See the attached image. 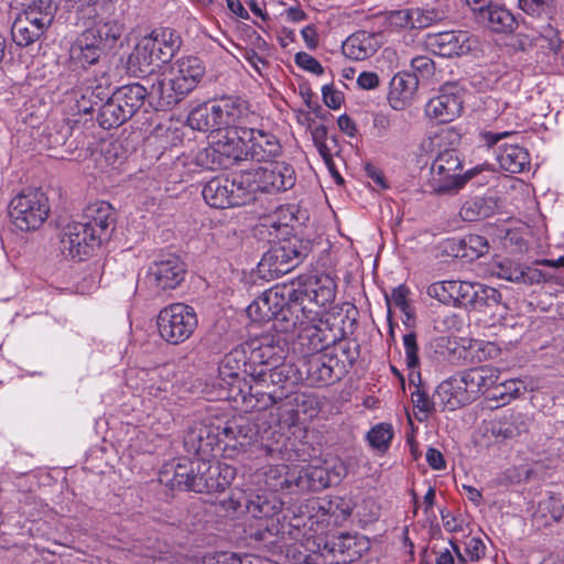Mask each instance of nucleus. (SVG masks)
Returning <instances> with one entry per match:
<instances>
[{"mask_svg":"<svg viewBox=\"0 0 564 564\" xmlns=\"http://www.w3.org/2000/svg\"><path fill=\"white\" fill-rule=\"evenodd\" d=\"M476 19L479 23L497 33L512 32L518 24L514 15L509 10L494 3L476 14Z\"/></svg>","mask_w":564,"mask_h":564,"instance_id":"c756f323","label":"nucleus"},{"mask_svg":"<svg viewBox=\"0 0 564 564\" xmlns=\"http://www.w3.org/2000/svg\"><path fill=\"white\" fill-rule=\"evenodd\" d=\"M259 192L275 193L292 188L295 184L294 169L285 163L252 170Z\"/></svg>","mask_w":564,"mask_h":564,"instance_id":"6ab92c4d","label":"nucleus"},{"mask_svg":"<svg viewBox=\"0 0 564 564\" xmlns=\"http://www.w3.org/2000/svg\"><path fill=\"white\" fill-rule=\"evenodd\" d=\"M188 126L198 131L220 130L218 117L214 112V106H199L193 109L187 117Z\"/></svg>","mask_w":564,"mask_h":564,"instance_id":"49530a36","label":"nucleus"},{"mask_svg":"<svg viewBox=\"0 0 564 564\" xmlns=\"http://www.w3.org/2000/svg\"><path fill=\"white\" fill-rule=\"evenodd\" d=\"M160 337L170 345L185 343L198 326L195 310L184 303H173L163 307L158 315Z\"/></svg>","mask_w":564,"mask_h":564,"instance_id":"0eeeda50","label":"nucleus"},{"mask_svg":"<svg viewBox=\"0 0 564 564\" xmlns=\"http://www.w3.org/2000/svg\"><path fill=\"white\" fill-rule=\"evenodd\" d=\"M434 399L438 400L444 410L453 411L459 408L454 388L446 380L436 388Z\"/></svg>","mask_w":564,"mask_h":564,"instance_id":"680f3d73","label":"nucleus"},{"mask_svg":"<svg viewBox=\"0 0 564 564\" xmlns=\"http://www.w3.org/2000/svg\"><path fill=\"white\" fill-rule=\"evenodd\" d=\"M121 147L118 143L106 144L99 153L95 154V162L97 169L101 172L108 169H116L117 165L123 162V155L120 153Z\"/></svg>","mask_w":564,"mask_h":564,"instance_id":"8fccbe9b","label":"nucleus"},{"mask_svg":"<svg viewBox=\"0 0 564 564\" xmlns=\"http://www.w3.org/2000/svg\"><path fill=\"white\" fill-rule=\"evenodd\" d=\"M50 25L46 21L35 18L32 11L22 13L12 24V40L18 46L26 47L40 40Z\"/></svg>","mask_w":564,"mask_h":564,"instance_id":"393cba45","label":"nucleus"},{"mask_svg":"<svg viewBox=\"0 0 564 564\" xmlns=\"http://www.w3.org/2000/svg\"><path fill=\"white\" fill-rule=\"evenodd\" d=\"M310 251L311 247L307 241L296 236L284 238L262 256L259 270L260 272L268 271L271 278H278L301 264Z\"/></svg>","mask_w":564,"mask_h":564,"instance_id":"6e6552de","label":"nucleus"},{"mask_svg":"<svg viewBox=\"0 0 564 564\" xmlns=\"http://www.w3.org/2000/svg\"><path fill=\"white\" fill-rule=\"evenodd\" d=\"M303 561L305 564H338L337 555L333 552L332 541L328 538L324 539L317 555H304Z\"/></svg>","mask_w":564,"mask_h":564,"instance_id":"13d9d810","label":"nucleus"},{"mask_svg":"<svg viewBox=\"0 0 564 564\" xmlns=\"http://www.w3.org/2000/svg\"><path fill=\"white\" fill-rule=\"evenodd\" d=\"M231 191L232 206H243L256 198V193L259 192L257 182L251 171H242L229 177Z\"/></svg>","mask_w":564,"mask_h":564,"instance_id":"7c9ffc66","label":"nucleus"},{"mask_svg":"<svg viewBox=\"0 0 564 564\" xmlns=\"http://www.w3.org/2000/svg\"><path fill=\"white\" fill-rule=\"evenodd\" d=\"M253 368L248 362V351L245 346H238L226 354L218 366L215 384L220 389L219 399L240 402L247 389V377Z\"/></svg>","mask_w":564,"mask_h":564,"instance_id":"39448f33","label":"nucleus"},{"mask_svg":"<svg viewBox=\"0 0 564 564\" xmlns=\"http://www.w3.org/2000/svg\"><path fill=\"white\" fill-rule=\"evenodd\" d=\"M257 426L246 416H232L223 421L216 419L200 425L189 427L183 438L184 448L196 458L214 455L216 448L232 456L243 451L257 437Z\"/></svg>","mask_w":564,"mask_h":564,"instance_id":"20e7f679","label":"nucleus"},{"mask_svg":"<svg viewBox=\"0 0 564 564\" xmlns=\"http://www.w3.org/2000/svg\"><path fill=\"white\" fill-rule=\"evenodd\" d=\"M111 93L109 86L104 88L102 85H97L90 93V98H94V100H89V106L86 105V95H83L82 100L78 101L79 111L88 113L96 109L99 110L100 105L107 100Z\"/></svg>","mask_w":564,"mask_h":564,"instance_id":"6e6d98bb","label":"nucleus"},{"mask_svg":"<svg viewBox=\"0 0 564 564\" xmlns=\"http://www.w3.org/2000/svg\"><path fill=\"white\" fill-rule=\"evenodd\" d=\"M315 307L313 305L316 317L312 319L303 317L302 323H299L295 328H299V333L294 347L301 354L302 359L328 350L329 346L336 341V336L329 328L316 324L321 319L319 312Z\"/></svg>","mask_w":564,"mask_h":564,"instance_id":"ddd939ff","label":"nucleus"},{"mask_svg":"<svg viewBox=\"0 0 564 564\" xmlns=\"http://www.w3.org/2000/svg\"><path fill=\"white\" fill-rule=\"evenodd\" d=\"M387 21L395 29H414L411 9L393 10L388 13Z\"/></svg>","mask_w":564,"mask_h":564,"instance_id":"338daca9","label":"nucleus"},{"mask_svg":"<svg viewBox=\"0 0 564 564\" xmlns=\"http://www.w3.org/2000/svg\"><path fill=\"white\" fill-rule=\"evenodd\" d=\"M239 140L245 145V156L254 162L273 161L282 153L278 137L264 129L240 128Z\"/></svg>","mask_w":564,"mask_h":564,"instance_id":"4468645a","label":"nucleus"},{"mask_svg":"<svg viewBox=\"0 0 564 564\" xmlns=\"http://www.w3.org/2000/svg\"><path fill=\"white\" fill-rule=\"evenodd\" d=\"M424 44L435 55L455 57L469 53L475 40L467 31H445L429 33L425 36Z\"/></svg>","mask_w":564,"mask_h":564,"instance_id":"a211bd4d","label":"nucleus"},{"mask_svg":"<svg viewBox=\"0 0 564 564\" xmlns=\"http://www.w3.org/2000/svg\"><path fill=\"white\" fill-rule=\"evenodd\" d=\"M79 221L86 225V228H91L102 240L115 224L113 208L104 200L91 203L84 209Z\"/></svg>","mask_w":564,"mask_h":564,"instance_id":"bb28decb","label":"nucleus"},{"mask_svg":"<svg viewBox=\"0 0 564 564\" xmlns=\"http://www.w3.org/2000/svg\"><path fill=\"white\" fill-rule=\"evenodd\" d=\"M519 8L529 17L551 20L556 14L555 0H518Z\"/></svg>","mask_w":564,"mask_h":564,"instance_id":"de8ad7c7","label":"nucleus"},{"mask_svg":"<svg viewBox=\"0 0 564 564\" xmlns=\"http://www.w3.org/2000/svg\"><path fill=\"white\" fill-rule=\"evenodd\" d=\"M269 368L260 366V369L253 367L250 373V381L247 383L246 393H243L240 403L246 410L261 411L278 403L284 397L283 391H278L270 383Z\"/></svg>","mask_w":564,"mask_h":564,"instance_id":"9b49d317","label":"nucleus"},{"mask_svg":"<svg viewBox=\"0 0 564 564\" xmlns=\"http://www.w3.org/2000/svg\"><path fill=\"white\" fill-rule=\"evenodd\" d=\"M411 400L414 408L419 411L417 420H426L433 412H435L436 401L432 400L429 394L416 386L415 391L411 393Z\"/></svg>","mask_w":564,"mask_h":564,"instance_id":"5fc2aeb1","label":"nucleus"},{"mask_svg":"<svg viewBox=\"0 0 564 564\" xmlns=\"http://www.w3.org/2000/svg\"><path fill=\"white\" fill-rule=\"evenodd\" d=\"M111 96L121 104L122 112H127L132 118L143 106L148 88L139 83L128 84L118 87L111 93Z\"/></svg>","mask_w":564,"mask_h":564,"instance_id":"72a5a7b5","label":"nucleus"},{"mask_svg":"<svg viewBox=\"0 0 564 564\" xmlns=\"http://www.w3.org/2000/svg\"><path fill=\"white\" fill-rule=\"evenodd\" d=\"M229 177H213L202 191L205 202L213 208H229L232 206Z\"/></svg>","mask_w":564,"mask_h":564,"instance_id":"f704fd0d","label":"nucleus"},{"mask_svg":"<svg viewBox=\"0 0 564 564\" xmlns=\"http://www.w3.org/2000/svg\"><path fill=\"white\" fill-rule=\"evenodd\" d=\"M338 356V364L345 366L346 375L359 357V345L349 340H339L329 346Z\"/></svg>","mask_w":564,"mask_h":564,"instance_id":"3c124183","label":"nucleus"},{"mask_svg":"<svg viewBox=\"0 0 564 564\" xmlns=\"http://www.w3.org/2000/svg\"><path fill=\"white\" fill-rule=\"evenodd\" d=\"M301 380L308 386L322 387L339 381L346 376L345 366L338 364V356L333 350L303 358L299 367Z\"/></svg>","mask_w":564,"mask_h":564,"instance_id":"9d476101","label":"nucleus"},{"mask_svg":"<svg viewBox=\"0 0 564 564\" xmlns=\"http://www.w3.org/2000/svg\"><path fill=\"white\" fill-rule=\"evenodd\" d=\"M449 248L455 258L474 261L488 252L489 245L482 236L466 235L459 239H452Z\"/></svg>","mask_w":564,"mask_h":564,"instance_id":"473e14b6","label":"nucleus"},{"mask_svg":"<svg viewBox=\"0 0 564 564\" xmlns=\"http://www.w3.org/2000/svg\"><path fill=\"white\" fill-rule=\"evenodd\" d=\"M48 214V199L40 189L22 192L12 198L9 205L11 221L22 231L37 229L47 219Z\"/></svg>","mask_w":564,"mask_h":564,"instance_id":"1a4fd4ad","label":"nucleus"},{"mask_svg":"<svg viewBox=\"0 0 564 564\" xmlns=\"http://www.w3.org/2000/svg\"><path fill=\"white\" fill-rule=\"evenodd\" d=\"M74 9L76 25L83 28L70 46L74 62L87 68L99 62L118 42L123 24L116 18L111 0H67Z\"/></svg>","mask_w":564,"mask_h":564,"instance_id":"7ed1b4c3","label":"nucleus"},{"mask_svg":"<svg viewBox=\"0 0 564 564\" xmlns=\"http://www.w3.org/2000/svg\"><path fill=\"white\" fill-rule=\"evenodd\" d=\"M276 424L280 429H290L297 424L301 413L315 411V400L302 392L284 393L282 400L278 401Z\"/></svg>","mask_w":564,"mask_h":564,"instance_id":"aec40b11","label":"nucleus"},{"mask_svg":"<svg viewBox=\"0 0 564 564\" xmlns=\"http://www.w3.org/2000/svg\"><path fill=\"white\" fill-rule=\"evenodd\" d=\"M31 11L39 20L52 24L55 14L53 0H32L23 13H30Z\"/></svg>","mask_w":564,"mask_h":564,"instance_id":"4d7b16f0","label":"nucleus"},{"mask_svg":"<svg viewBox=\"0 0 564 564\" xmlns=\"http://www.w3.org/2000/svg\"><path fill=\"white\" fill-rule=\"evenodd\" d=\"M462 169V161L458 153L453 150H445L433 161L431 166V186L437 194L457 193L474 176L484 171L482 166L469 169L464 174L457 173Z\"/></svg>","mask_w":564,"mask_h":564,"instance_id":"423d86ee","label":"nucleus"},{"mask_svg":"<svg viewBox=\"0 0 564 564\" xmlns=\"http://www.w3.org/2000/svg\"><path fill=\"white\" fill-rule=\"evenodd\" d=\"M270 341L269 338H263V340L258 341V345L253 341L245 346L248 351L250 368L257 367L260 369V366H267L268 368L275 366L274 364L280 357H276L275 347Z\"/></svg>","mask_w":564,"mask_h":564,"instance_id":"79ce46f5","label":"nucleus"},{"mask_svg":"<svg viewBox=\"0 0 564 564\" xmlns=\"http://www.w3.org/2000/svg\"><path fill=\"white\" fill-rule=\"evenodd\" d=\"M414 29H425L445 19V12L437 8H411Z\"/></svg>","mask_w":564,"mask_h":564,"instance_id":"864d4df0","label":"nucleus"},{"mask_svg":"<svg viewBox=\"0 0 564 564\" xmlns=\"http://www.w3.org/2000/svg\"><path fill=\"white\" fill-rule=\"evenodd\" d=\"M147 88V98L156 110L171 108L186 97L183 91H180V88H177L176 83L170 75L156 76Z\"/></svg>","mask_w":564,"mask_h":564,"instance_id":"b1692460","label":"nucleus"},{"mask_svg":"<svg viewBox=\"0 0 564 564\" xmlns=\"http://www.w3.org/2000/svg\"><path fill=\"white\" fill-rule=\"evenodd\" d=\"M101 243L100 236L91 228H86L79 220L67 224L61 238L62 252L79 261L90 256Z\"/></svg>","mask_w":564,"mask_h":564,"instance_id":"f3484780","label":"nucleus"},{"mask_svg":"<svg viewBox=\"0 0 564 564\" xmlns=\"http://www.w3.org/2000/svg\"><path fill=\"white\" fill-rule=\"evenodd\" d=\"M186 265L174 254L163 256L152 262L147 272V282L156 292L176 289L185 279Z\"/></svg>","mask_w":564,"mask_h":564,"instance_id":"dca6fc26","label":"nucleus"},{"mask_svg":"<svg viewBox=\"0 0 564 564\" xmlns=\"http://www.w3.org/2000/svg\"><path fill=\"white\" fill-rule=\"evenodd\" d=\"M205 74L203 62L195 56L182 57L171 67L169 75L176 83L180 91L186 96L193 91Z\"/></svg>","mask_w":564,"mask_h":564,"instance_id":"5701e85b","label":"nucleus"},{"mask_svg":"<svg viewBox=\"0 0 564 564\" xmlns=\"http://www.w3.org/2000/svg\"><path fill=\"white\" fill-rule=\"evenodd\" d=\"M473 282L467 281H449V293L453 302H451L452 306L455 307H465L466 302L465 299H468L469 291Z\"/></svg>","mask_w":564,"mask_h":564,"instance_id":"0e129e2a","label":"nucleus"},{"mask_svg":"<svg viewBox=\"0 0 564 564\" xmlns=\"http://www.w3.org/2000/svg\"><path fill=\"white\" fill-rule=\"evenodd\" d=\"M476 372H478V377H480V391L489 395L490 389L495 387V383L499 379L500 371L497 368L479 367L476 368Z\"/></svg>","mask_w":564,"mask_h":564,"instance_id":"774afa93","label":"nucleus"},{"mask_svg":"<svg viewBox=\"0 0 564 564\" xmlns=\"http://www.w3.org/2000/svg\"><path fill=\"white\" fill-rule=\"evenodd\" d=\"M378 35L366 31H359L343 43V53L348 58L364 61L372 56L379 48Z\"/></svg>","mask_w":564,"mask_h":564,"instance_id":"cd10ccee","label":"nucleus"},{"mask_svg":"<svg viewBox=\"0 0 564 564\" xmlns=\"http://www.w3.org/2000/svg\"><path fill=\"white\" fill-rule=\"evenodd\" d=\"M121 109V104L117 102L116 98L110 95L99 107L97 122L104 129L117 128L123 124L131 118Z\"/></svg>","mask_w":564,"mask_h":564,"instance_id":"a19ab883","label":"nucleus"},{"mask_svg":"<svg viewBox=\"0 0 564 564\" xmlns=\"http://www.w3.org/2000/svg\"><path fill=\"white\" fill-rule=\"evenodd\" d=\"M197 458H181L165 464L160 470V482L177 490H191L195 478Z\"/></svg>","mask_w":564,"mask_h":564,"instance_id":"4be33fe9","label":"nucleus"},{"mask_svg":"<svg viewBox=\"0 0 564 564\" xmlns=\"http://www.w3.org/2000/svg\"><path fill=\"white\" fill-rule=\"evenodd\" d=\"M213 106L221 129L239 122L247 111L245 101L234 97L221 98Z\"/></svg>","mask_w":564,"mask_h":564,"instance_id":"4c0bfd02","label":"nucleus"},{"mask_svg":"<svg viewBox=\"0 0 564 564\" xmlns=\"http://www.w3.org/2000/svg\"><path fill=\"white\" fill-rule=\"evenodd\" d=\"M419 79L411 73H398L390 82L389 100L393 108L410 100L419 87Z\"/></svg>","mask_w":564,"mask_h":564,"instance_id":"c9c22d12","label":"nucleus"},{"mask_svg":"<svg viewBox=\"0 0 564 564\" xmlns=\"http://www.w3.org/2000/svg\"><path fill=\"white\" fill-rule=\"evenodd\" d=\"M496 209V202L492 198L476 197L467 200L460 208V216L466 221H476L490 217Z\"/></svg>","mask_w":564,"mask_h":564,"instance_id":"c03bdc74","label":"nucleus"},{"mask_svg":"<svg viewBox=\"0 0 564 564\" xmlns=\"http://www.w3.org/2000/svg\"><path fill=\"white\" fill-rule=\"evenodd\" d=\"M496 274L500 279L520 283L523 280V267L511 260H503L497 264Z\"/></svg>","mask_w":564,"mask_h":564,"instance_id":"e2e57ef3","label":"nucleus"},{"mask_svg":"<svg viewBox=\"0 0 564 564\" xmlns=\"http://www.w3.org/2000/svg\"><path fill=\"white\" fill-rule=\"evenodd\" d=\"M539 512L552 521H560L564 517V502L561 497L551 496L539 503Z\"/></svg>","mask_w":564,"mask_h":564,"instance_id":"bf43d9fd","label":"nucleus"},{"mask_svg":"<svg viewBox=\"0 0 564 564\" xmlns=\"http://www.w3.org/2000/svg\"><path fill=\"white\" fill-rule=\"evenodd\" d=\"M205 155L213 159V164H217V166H209L212 170L227 169L238 161L248 160L245 156V145L239 140V134L237 140L228 139L226 142H218L215 148L206 149Z\"/></svg>","mask_w":564,"mask_h":564,"instance_id":"c85d7f7f","label":"nucleus"},{"mask_svg":"<svg viewBox=\"0 0 564 564\" xmlns=\"http://www.w3.org/2000/svg\"><path fill=\"white\" fill-rule=\"evenodd\" d=\"M522 382L518 380H506L501 383H495L490 389L489 399L500 402L499 405H506L520 394Z\"/></svg>","mask_w":564,"mask_h":564,"instance_id":"09e8293b","label":"nucleus"},{"mask_svg":"<svg viewBox=\"0 0 564 564\" xmlns=\"http://www.w3.org/2000/svg\"><path fill=\"white\" fill-rule=\"evenodd\" d=\"M333 552L337 555L338 564H347L361 556L356 539L350 534H340L330 538Z\"/></svg>","mask_w":564,"mask_h":564,"instance_id":"a18cd8bd","label":"nucleus"},{"mask_svg":"<svg viewBox=\"0 0 564 564\" xmlns=\"http://www.w3.org/2000/svg\"><path fill=\"white\" fill-rule=\"evenodd\" d=\"M325 470L318 467H290L285 464L270 466L264 471L263 481L270 494L248 492L235 488L221 505L237 513H249L258 523L250 527L249 535L254 541L276 544L280 538L290 533V524L282 513L283 502L275 495L279 491H317L327 486Z\"/></svg>","mask_w":564,"mask_h":564,"instance_id":"f257e3e1","label":"nucleus"},{"mask_svg":"<svg viewBox=\"0 0 564 564\" xmlns=\"http://www.w3.org/2000/svg\"><path fill=\"white\" fill-rule=\"evenodd\" d=\"M337 285L328 274L299 276L289 284H276L264 291L246 310L258 324L273 321V328L292 333L303 317L315 318V306L332 304Z\"/></svg>","mask_w":564,"mask_h":564,"instance_id":"f03ea898","label":"nucleus"},{"mask_svg":"<svg viewBox=\"0 0 564 564\" xmlns=\"http://www.w3.org/2000/svg\"><path fill=\"white\" fill-rule=\"evenodd\" d=\"M159 63L155 43L149 36L142 37L128 57V68L133 73H148L150 66Z\"/></svg>","mask_w":564,"mask_h":564,"instance_id":"2f4dec72","label":"nucleus"},{"mask_svg":"<svg viewBox=\"0 0 564 564\" xmlns=\"http://www.w3.org/2000/svg\"><path fill=\"white\" fill-rule=\"evenodd\" d=\"M270 384L283 393H293L292 389L301 380L299 368L290 364L275 365L269 368Z\"/></svg>","mask_w":564,"mask_h":564,"instance_id":"ea45409f","label":"nucleus"},{"mask_svg":"<svg viewBox=\"0 0 564 564\" xmlns=\"http://www.w3.org/2000/svg\"><path fill=\"white\" fill-rule=\"evenodd\" d=\"M497 160L500 167L510 173H521L530 164L528 151L516 144H505Z\"/></svg>","mask_w":564,"mask_h":564,"instance_id":"e433bc0d","label":"nucleus"},{"mask_svg":"<svg viewBox=\"0 0 564 564\" xmlns=\"http://www.w3.org/2000/svg\"><path fill=\"white\" fill-rule=\"evenodd\" d=\"M411 67L419 82L429 80L435 73V63L429 56H415L411 59Z\"/></svg>","mask_w":564,"mask_h":564,"instance_id":"052dcab7","label":"nucleus"},{"mask_svg":"<svg viewBox=\"0 0 564 564\" xmlns=\"http://www.w3.org/2000/svg\"><path fill=\"white\" fill-rule=\"evenodd\" d=\"M148 36L155 43V52L161 63L170 62L181 45L180 36L171 29L155 30Z\"/></svg>","mask_w":564,"mask_h":564,"instance_id":"58836bf2","label":"nucleus"},{"mask_svg":"<svg viewBox=\"0 0 564 564\" xmlns=\"http://www.w3.org/2000/svg\"><path fill=\"white\" fill-rule=\"evenodd\" d=\"M464 95V88L457 83H446L440 89L438 95L426 104V116L440 123L453 121L463 111Z\"/></svg>","mask_w":564,"mask_h":564,"instance_id":"2eb2a0df","label":"nucleus"},{"mask_svg":"<svg viewBox=\"0 0 564 564\" xmlns=\"http://www.w3.org/2000/svg\"><path fill=\"white\" fill-rule=\"evenodd\" d=\"M403 346L405 350V361L408 368H419V346L416 341V334L411 332L403 336Z\"/></svg>","mask_w":564,"mask_h":564,"instance_id":"69168bd1","label":"nucleus"},{"mask_svg":"<svg viewBox=\"0 0 564 564\" xmlns=\"http://www.w3.org/2000/svg\"><path fill=\"white\" fill-rule=\"evenodd\" d=\"M392 437V426L387 423H380L373 426L367 434L370 446L382 453L389 448Z\"/></svg>","mask_w":564,"mask_h":564,"instance_id":"603ef678","label":"nucleus"},{"mask_svg":"<svg viewBox=\"0 0 564 564\" xmlns=\"http://www.w3.org/2000/svg\"><path fill=\"white\" fill-rule=\"evenodd\" d=\"M295 219V206L285 205L278 207L272 214L264 217L260 226L267 228L270 235L274 232L278 236L282 229L288 232V228L293 226Z\"/></svg>","mask_w":564,"mask_h":564,"instance_id":"37998d69","label":"nucleus"},{"mask_svg":"<svg viewBox=\"0 0 564 564\" xmlns=\"http://www.w3.org/2000/svg\"><path fill=\"white\" fill-rule=\"evenodd\" d=\"M236 477V468L209 457L197 458V467L192 491L200 494L220 492L228 488Z\"/></svg>","mask_w":564,"mask_h":564,"instance_id":"f8f14e48","label":"nucleus"},{"mask_svg":"<svg viewBox=\"0 0 564 564\" xmlns=\"http://www.w3.org/2000/svg\"><path fill=\"white\" fill-rule=\"evenodd\" d=\"M531 425V417L521 412H510L490 422V434L497 441H506L519 437L528 433Z\"/></svg>","mask_w":564,"mask_h":564,"instance_id":"a878e982","label":"nucleus"},{"mask_svg":"<svg viewBox=\"0 0 564 564\" xmlns=\"http://www.w3.org/2000/svg\"><path fill=\"white\" fill-rule=\"evenodd\" d=\"M465 301H467L465 308L477 312L486 313L489 308H497L499 311V316L502 319L501 324L503 326H512L508 323L507 317L505 316L508 307L502 304V295L497 289L473 282L469 296L468 299H465Z\"/></svg>","mask_w":564,"mask_h":564,"instance_id":"412c9836","label":"nucleus"}]
</instances>
